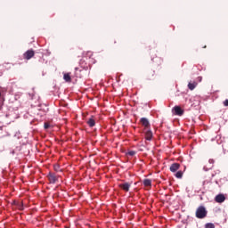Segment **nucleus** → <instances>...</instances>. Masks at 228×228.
<instances>
[{
  "label": "nucleus",
  "mask_w": 228,
  "mask_h": 228,
  "mask_svg": "<svg viewBox=\"0 0 228 228\" xmlns=\"http://www.w3.org/2000/svg\"><path fill=\"white\" fill-rule=\"evenodd\" d=\"M205 228H215V224H212V223H208V224L205 225Z\"/></svg>",
  "instance_id": "nucleus-17"
},
{
  "label": "nucleus",
  "mask_w": 228,
  "mask_h": 228,
  "mask_svg": "<svg viewBox=\"0 0 228 228\" xmlns=\"http://www.w3.org/2000/svg\"><path fill=\"white\" fill-rule=\"evenodd\" d=\"M145 139L151 142L152 140V131L148 130L145 132Z\"/></svg>",
  "instance_id": "nucleus-12"
},
{
  "label": "nucleus",
  "mask_w": 228,
  "mask_h": 228,
  "mask_svg": "<svg viewBox=\"0 0 228 228\" xmlns=\"http://www.w3.org/2000/svg\"><path fill=\"white\" fill-rule=\"evenodd\" d=\"M63 79H64V81H66V83H71L72 77H70V73H65L63 75Z\"/></svg>",
  "instance_id": "nucleus-10"
},
{
  "label": "nucleus",
  "mask_w": 228,
  "mask_h": 228,
  "mask_svg": "<svg viewBox=\"0 0 228 228\" xmlns=\"http://www.w3.org/2000/svg\"><path fill=\"white\" fill-rule=\"evenodd\" d=\"M208 216V210H206V207L200 206L196 210V218H206Z\"/></svg>",
  "instance_id": "nucleus-1"
},
{
  "label": "nucleus",
  "mask_w": 228,
  "mask_h": 228,
  "mask_svg": "<svg viewBox=\"0 0 228 228\" xmlns=\"http://www.w3.org/2000/svg\"><path fill=\"white\" fill-rule=\"evenodd\" d=\"M179 168H181V164H179V163H173L170 166L169 170H170V172H177Z\"/></svg>",
  "instance_id": "nucleus-8"
},
{
  "label": "nucleus",
  "mask_w": 228,
  "mask_h": 228,
  "mask_svg": "<svg viewBox=\"0 0 228 228\" xmlns=\"http://www.w3.org/2000/svg\"><path fill=\"white\" fill-rule=\"evenodd\" d=\"M224 106H228V100H225V101L224 102Z\"/></svg>",
  "instance_id": "nucleus-20"
},
{
  "label": "nucleus",
  "mask_w": 228,
  "mask_h": 228,
  "mask_svg": "<svg viewBox=\"0 0 228 228\" xmlns=\"http://www.w3.org/2000/svg\"><path fill=\"white\" fill-rule=\"evenodd\" d=\"M47 177L50 184H55V183L58 181V176H56L54 173H49Z\"/></svg>",
  "instance_id": "nucleus-2"
},
{
  "label": "nucleus",
  "mask_w": 228,
  "mask_h": 228,
  "mask_svg": "<svg viewBox=\"0 0 228 228\" xmlns=\"http://www.w3.org/2000/svg\"><path fill=\"white\" fill-rule=\"evenodd\" d=\"M157 61H159V65H161V59L157 58Z\"/></svg>",
  "instance_id": "nucleus-22"
},
{
  "label": "nucleus",
  "mask_w": 228,
  "mask_h": 228,
  "mask_svg": "<svg viewBox=\"0 0 228 228\" xmlns=\"http://www.w3.org/2000/svg\"><path fill=\"white\" fill-rule=\"evenodd\" d=\"M87 125L89 127H94L95 126V119H94V116H92L88 120H87Z\"/></svg>",
  "instance_id": "nucleus-13"
},
{
  "label": "nucleus",
  "mask_w": 228,
  "mask_h": 228,
  "mask_svg": "<svg viewBox=\"0 0 228 228\" xmlns=\"http://www.w3.org/2000/svg\"><path fill=\"white\" fill-rule=\"evenodd\" d=\"M154 74H155V71L152 72L151 76H154Z\"/></svg>",
  "instance_id": "nucleus-23"
},
{
  "label": "nucleus",
  "mask_w": 228,
  "mask_h": 228,
  "mask_svg": "<svg viewBox=\"0 0 228 228\" xmlns=\"http://www.w3.org/2000/svg\"><path fill=\"white\" fill-rule=\"evenodd\" d=\"M208 163H209V167L210 168H213V165H215V159H210L209 160H208Z\"/></svg>",
  "instance_id": "nucleus-16"
},
{
  "label": "nucleus",
  "mask_w": 228,
  "mask_h": 228,
  "mask_svg": "<svg viewBox=\"0 0 228 228\" xmlns=\"http://www.w3.org/2000/svg\"><path fill=\"white\" fill-rule=\"evenodd\" d=\"M143 184L146 187L152 186V180H151V179H144L143 180Z\"/></svg>",
  "instance_id": "nucleus-14"
},
{
  "label": "nucleus",
  "mask_w": 228,
  "mask_h": 228,
  "mask_svg": "<svg viewBox=\"0 0 228 228\" xmlns=\"http://www.w3.org/2000/svg\"><path fill=\"white\" fill-rule=\"evenodd\" d=\"M173 111H175V115H177L178 117H183V115H184V110L180 106H175Z\"/></svg>",
  "instance_id": "nucleus-3"
},
{
  "label": "nucleus",
  "mask_w": 228,
  "mask_h": 228,
  "mask_svg": "<svg viewBox=\"0 0 228 228\" xmlns=\"http://www.w3.org/2000/svg\"><path fill=\"white\" fill-rule=\"evenodd\" d=\"M199 84L197 83V82H195V81H193V82H189V84H188V88H189V90H195V88H197V86H198Z\"/></svg>",
  "instance_id": "nucleus-11"
},
{
  "label": "nucleus",
  "mask_w": 228,
  "mask_h": 228,
  "mask_svg": "<svg viewBox=\"0 0 228 228\" xmlns=\"http://www.w3.org/2000/svg\"><path fill=\"white\" fill-rule=\"evenodd\" d=\"M44 126L45 129H49L51 127V125L49 123H45Z\"/></svg>",
  "instance_id": "nucleus-19"
},
{
  "label": "nucleus",
  "mask_w": 228,
  "mask_h": 228,
  "mask_svg": "<svg viewBox=\"0 0 228 228\" xmlns=\"http://www.w3.org/2000/svg\"><path fill=\"white\" fill-rule=\"evenodd\" d=\"M141 124L145 127V129H149V127H151V123L147 118H142Z\"/></svg>",
  "instance_id": "nucleus-7"
},
{
  "label": "nucleus",
  "mask_w": 228,
  "mask_h": 228,
  "mask_svg": "<svg viewBox=\"0 0 228 228\" xmlns=\"http://www.w3.org/2000/svg\"><path fill=\"white\" fill-rule=\"evenodd\" d=\"M18 206H19V208H20V209H22V202H20L19 204H18Z\"/></svg>",
  "instance_id": "nucleus-21"
},
{
  "label": "nucleus",
  "mask_w": 228,
  "mask_h": 228,
  "mask_svg": "<svg viewBox=\"0 0 228 228\" xmlns=\"http://www.w3.org/2000/svg\"><path fill=\"white\" fill-rule=\"evenodd\" d=\"M55 170H58V167H55Z\"/></svg>",
  "instance_id": "nucleus-26"
},
{
  "label": "nucleus",
  "mask_w": 228,
  "mask_h": 228,
  "mask_svg": "<svg viewBox=\"0 0 228 228\" xmlns=\"http://www.w3.org/2000/svg\"><path fill=\"white\" fill-rule=\"evenodd\" d=\"M33 56H35V51H33V50H28V51L23 54L24 60H31V58H33Z\"/></svg>",
  "instance_id": "nucleus-4"
},
{
  "label": "nucleus",
  "mask_w": 228,
  "mask_h": 228,
  "mask_svg": "<svg viewBox=\"0 0 228 228\" xmlns=\"http://www.w3.org/2000/svg\"><path fill=\"white\" fill-rule=\"evenodd\" d=\"M119 188L123 190V191H129V189L131 188V183H120Z\"/></svg>",
  "instance_id": "nucleus-5"
},
{
  "label": "nucleus",
  "mask_w": 228,
  "mask_h": 228,
  "mask_svg": "<svg viewBox=\"0 0 228 228\" xmlns=\"http://www.w3.org/2000/svg\"><path fill=\"white\" fill-rule=\"evenodd\" d=\"M128 156H134L136 154V151H128Z\"/></svg>",
  "instance_id": "nucleus-18"
},
{
  "label": "nucleus",
  "mask_w": 228,
  "mask_h": 228,
  "mask_svg": "<svg viewBox=\"0 0 228 228\" xmlns=\"http://www.w3.org/2000/svg\"><path fill=\"white\" fill-rule=\"evenodd\" d=\"M55 170H58V167H55Z\"/></svg>",
  "instance_id": "nucleus-25"
},
{
  "label": "nucleus",
  "mask_w": 228,
  "mask_h": 228,
  "mask_svg": "<svg viewBox=\"0 0 228 228\" xmlns=\"http://www.w3.org/2000/svg\"><path fill=\"white\" fill-rule=\"evenodd\" d=\"M206 47H207L206 45H205V46H203V49H206Z\"/></svg>",
  "instance_id": "nucleus-24"
},
{
  "label": "nucleus",
  "mask_w": 228,
  "mask_h": 228,
  "mask_svg": "<svg viewBox=\"0 0 228 228\" xmlns=\"http://www.w3.org/2000/svg\"><path fill=\"white\" fill-rule=\"evenodd\" d=\"M175 177L177 179H183V171H178L176 174H175Z\"/></svg>",
  "instance_id": "nucleus-15"
},
{
  "label": "nucleus",
  "mask_w": 228,
  "mask_h": 228,
  "mask_svg": "<svg viewBox=\"0 0 228 228\" xmlns=\"http://www.w3.org/2000/svg\"><path fill=\"white\" fill-rule=\"evenodd\" d=\"M83 69H79V68H75V75L74 77H78L81 78L83 77Z\"/></svg>",
  "instance_id": "nucleus-9"
},
{
  "label": "nucleus",
  "mask_w": 228,
  "mask_h": 228,
  "mask_svg": "<svg viewBox=\"0 0 228 228\" xmlns=\"http://www.w3.org/2000/svg\"><path fill=\"white\" fill-rule=\"evenodd\" d=\"M215 200L218 203V204H222V202H225V195L224 194H218L216 196Z\"/></svg>",
  "instance_id": "nucleus-6"
}]
</instances>
